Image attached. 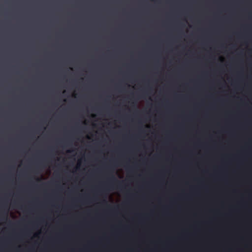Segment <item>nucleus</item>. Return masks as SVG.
I'll list each match as a JSON object with an SVG mask.
<instances>
[{
	"label": "nucleus",
	"mask_w": 252,
	"mask_h": 252,
	"mask_svg": "<svg viewBox=\"0 0 252 252\" xmlns=\"http://www.w3.org/2000/svg\"><path fill=\"white\" fill-rule=\"evenodd\" d=\"M111 181L112 182H115V183H117V184H118V187L119 188H121L122 187V184H123V181H118L116 179V178L113 175L112 176L111 179H110Z\"/></svg>",
	"instance_id": "nucleus-1"
},
{
	"label": "nucleus",
	"mask_w": 252,
	"mask_h": 252,
	"mask_svg": "<svg viewBox=\"0 0 252 252\" xmlns=\"http://www.w3.org/2000/svg\"><path fill=\"white\" fill-rule=\"evenodd\" d=\"M6 209H7L6 212L5 213L4 215L6 217V218H7V211H8V206H6Z\"/></svg>",
	"instance_id": "nucleus-2"
}]
</instances>
